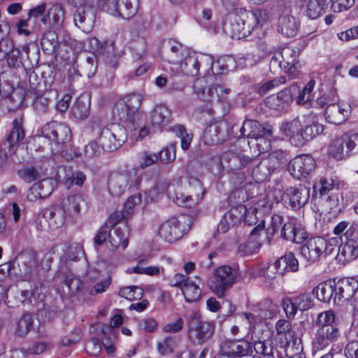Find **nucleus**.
Masks as SVG:
<instances>
[{
  "instance_id": "nucleus-1",
  "label": "nucleus",
  "mask_w": 358,
  "mask_h": 358,
  "mask_svg": "<svg viewBox=\"0 0 358 358\" xmlns=\"http://www.w3.org/2000/svg\"><path fill=\"white\" fill-rule=\"evenodd\" d=\"M204 194L200 180L193 177L176 178L167 185L169 197L177 205L186 208L198 205Z\"/></svg>"
},
{
  "instance_id": "nucleus-2",
  "label": "nucleus",
  "mask_w": 358,
  "mask_h": 358,
  "mask_svg": "<svg viewBox=\"0 0 358 358\" xmlns=\"http://www.w3.org/2000/svg\"><path fill=\"white\" fill-rule=\"evenodd\" d=\"M269 13L265 9L253 11L241 8L236 15L231 16L230 22L224 25V31L232 38H243L252 31L262 27L268 20Z\"/></svg>"
},
{
  "instance_id": "nucleus-3",
  "label": "nucleus",
  "mask_w": 358,
  "mask_h": 358,
  "mask_svg": "<svg viewBox=\"0 0 358 358\" xmlns=\"http://www.w3.org/2000/svg\"><path fill=\"white\" fill-rule=\"evenodd\" d=\"M280 130L289 138L292 145L301 147L321 134L324 127L315 122L308 123L305 117H297L282 122Z\"/></svg>"
},
{
  "instance_id": "nucleus-4",
  "label": "nucleus",
  "mask_w": 358,
  "mask_h": 358,
  "mask_svg": "<svg viewBox=\"0 0 358 358\" xmlns=\"http://www.w3.org/2000/svg\"><path fill=\"white\" fill-rule=\"evenodd\" d=\"M315 332L312 338V348L315 351L322 350L339 340L341 331L336 322L334 311L320 313L315 320Z\"/></svg>"
},
{
  "instance_id": "nucleus-5",
  "label": "nucleus",
  "mask_w": 358,
  "mask_h": 358,
  "mask_svg": "<svg viewBox=\"0 0 358 358\" xmlns=\"http://www.w3.org/2000/svg\"><path fill=\"white\" fill-rule=\"evenodd\" d=\"M28 20H38L50 29L61 27L64 22L66 11L64 6L59 3L52 4L47 7L45 3L32 8L28 12Z\"/></svg>"
},
{
  "instance_id": "nucleus-6",
  "label": "nucleus",
  "mask_w": 358,
  "mask_h": 358,
  "mask_svg": "<svg viewBox=\"0 0 358 358\" xmlns=\"http://www.w3.org/2000/svg\"><path fill=\"white\" fill-rule=\"evenodd\" d=\"M215 159L218 162L219 169H225L228 171L232 172L230 180L234 185H241L244 182L246 176L241 170L253 163L252 158L231 151L223 153L222 158Z\"/></svg>"
},
{
  "instance_id": "nucleus-7",
  "label": "nucleus",
  "mask_w": 358,
  "mask_h": 358,
  "mask_svg": "<svg viewBox=\"0 0 358 358\" xmlns=\"http://www.w3.org/2000/svg\"><path fill=\"white\" fill-rule=\"evenodd\" d=\"M237 270L234 267L228 265L220 266L213 272L208 282L209 289L218 298H223L237 282Z\"/></svg>"
},
{
  "instance_id": "nucleus-8",
  "label": "nucleus",
  "mask_w": 358,
  "mask_h": 358,
  "mask_svg": "<svg viewBox=\"0 0 358 358\" xmlns=\"http://www.w3.org/2000/svg\"><path fill=\"white\" fill-rule=\"evenodd\" d=\"M142 181L141 176L135 171H123L113 173L108 180L109 193L114 196H120L129 190L140 188Z\"/></svg>"
},
{
  "instance_id": "nucleus-9",
  "label": "nucleus",
  "mask_w": 358,
  "mask_h": 358,
  "mask_svg": "<svg viewBox=\"0 0 358 358\" xmlns=\"http://www.w3.org/2000/svg\"><path fill=\"white\" fill-rule=\"evenodd\" d=\"M278 312V306L270 299H265L251 308V312L239 314L242 321L248 325L250 332L253 333L255 327L264 320L273 317Z\"/></svg>"
},
{
  "instance_id": "nucleus-10",
  "label": "nucleus",
  "mask_w": 358,
  "mask_h": 358,
  "mask_svg": "<svg viewBox=\"0 0 358 358\" xmlns=\"http://www.w3.org/2000/svg\"><path fill=\"white\" fill-rule=\"evenodd\" d=\"M42 136L48 140L52 152H59L71 139L69 127L63 122L51 121L41 128Z\"/></svg>"
},
{
  "instance_id": "nucleus-11",
  "label": "nucleus",
  "mask_w": 358,
  "mask_h": 358,
  "mask_svg": "<svg viewBox=\"0 0 358 358\" xmlns=\"http://www.w3.org/2000/svg\"><path fill=\"white\" fill-rule=\"evenodd\" d=\"M215 324L213 322L203 321L200 316L193 313L188 321V337L194 345H201L208 341L213 336Z\"/></svg>"
},
{
  "instance_id": "nucleus-12",
  "label": "nucleus",
  "mask_w": 358,
  "mask_h": 358,
  "mask_svg": "<svg viewBox=\"0 0 358 358\" xmlns=\"http://www.w3.org/2000/svg\"><path fill=\"white\" fill-rule=\"evenodd\" d=\"M142 101L141 94L138 93L128 94L117 103L114 108V115L120 120L132 123L139 115Z\"/></svg>"
},
{
  "instance_id": "nucleus-13",
  "label": "nucleus",
  "mask_w": 358,
  "mask_h": 358,
  "mask_svg": "<svg viewBox=\"0 0 358 358\" xmlns=\"http://www.w3.org/2000/svg\"><path fill=\"white\" fill-rule=\"evenodd\" d=\"M127 140V132L123 126L112 123L101 129L99 141L102 149L112 151L120 148Z\"/></svg>"
},
{
  "instance_id": "nucleus-14",
  "label": "nucleus",
  "mask_w": 358,
  "mask_h": 358,
  "mask_svg": "<svg viewBox=\"0 0 358 358\" xmlns=\"http://www.w3.org/2000/svg\"><path fill=\"white\" fill-rule=\"evenodd\" d=\"M333 250L332 245L329 244L327 240L321 236L313 237L308 239L300 248L302 257L310 263L320 260L330 254Z\"/></svg>"
},
{
  "instance_id": "nucleus-15",
  "label": "nucleus",
  "mask_w": 358,
  "mask_h": 358,
  "mask_svg": "<svg viewBox=\"0 0 358 358\" xmlns=\"http://www.w3.org/2000/svg\"><path fill=\"white\" fill-rule=\"evenodd\" d=\"M185 217H172L164 222L158 230L159 236L168 243H173L180 239L185 233L189 230L186 227Z\"/></svg>"
},
{
  "instance_id": "nucleus-16",
  "label": "nucleus",
  "mask_w": 358,
  "mask_h": 358,
  "mask_svg": "<svg viewBox=\"0 0 358 358\" xmlns=\"http://www.w3.org/2000/svg\"><path fill=\"white\" fill-rule=\"evenodd\" d=\"M264 222H261L255 227L250 232V238L239 245L238 252L241 256H249L256 253L264 243L260 240L261 236L264 235L266 244H270V236L268 233L264 231Z\"/></svg>"
},
{
  "instance_id": "nucleus-17",
  "label": "nucleus",
  "mask_w": 358,
  "mask_h": 358,
  "mask_svg": "<svg viewBox=\"0 0 358 358\" xmlns=\"http://www.w3.org/2000/svg\"><path fill=\"white\" fill-rule=\"evenodd\" d=\"M206 64L212 66V57L208 55H201L190 51L182 61L177 64V69L186 76H194L199 73L200 67H206Z\"/></svg>"
},
{
  "instance_id": "nucleus-18",
  "label": "nucleus",
  "mask_w": 358,
  "mask_h": 358,
  "mask_svg": "<svg viewBox=\"0 0 358 358\" xmlns=\"http://www.w3.org/2000/svg\"><path fill=\"white\" fill-rule=\"evenodd\" d=\"M18 267L16 275L22 280L28 281L36 276L38 272V267L35 255L31 252H23L20 254L15 262Z\"/></svg>"
},
{
  "instance_id": "nucleus-19",
  "label": "nucleus",
  "mask_w": 358,
  "mask_h": 358,
  "mask_svg": "<svg viewBox=\"0 0 358 358\" xmlns=\"http://www.w3.org/2000/svg\"><path fill=\"white\" fill-rule=\"evenodd\" d=\"M29 47L28 45H24L21 48H9L7 53V62L10 66H15L20 64L25 68H31L37 64V58L38 57L36 53H33L31 56L29 55Z\"/></svg>"
},
{
  "instance_id": "nucleus-20",
  "label": "nucleus",
  "mask_w": 358,
  "mask_h": 358,
  "mask_svg": "<svg viewBox=\"0 0 358 358\" xmlns=\"http://www.w3.org/2000/svg\"><path fill=\"white\" fill-rule=\"evenodd\" d=\"M315 168V159L308 155L295 157L287 166L288 171L295 178L308 177Z\"/></svg>"
},
{
  "instance_id": "nucleus-21",
  "label": "nucleus",
  "mask_w": 358,
  "mask_h": 358,
  "mask_svg": "<svg viewBox=\"0 0 358 358\" xmlns=\"http://www.w3.org/2000/svg\"><path fill=\"white\" fill-rule=\"evenodd\" d=\"M280 235L285 240L297 244L303 243L308 238V233L303 225L294 217L288 218L284 222Z\"/></svg>"
},
{
  "instance_id": "nucleus-22",
  "label": "nucleus",
  "mask_w": 358,
  "mask_h": 358,
  "mask_svg": "<svg viewBox=\"0 0 358 358\" xmlns=\"http://www.w3.org/2000/svg\"><path fill=\"white\" fill-rule=\"evenodd\" d=\"M96 11L94 6H80L73 13V23L85 33H90L94 28Z\"/></svg>"
},
{
  "instance_id": "nucleus-23",
  "label": "nucleus",
  "mask_w": 358,
  "mask_h": 358,
  "mask_svg": "<svg viewBox=\"0 0 358 358\" xmlns=\"http://www.w3.org/2000/svg\"><path fill=\"white\" fill-rule=\"evenodd\" d=\"M63 299L81 298L85 293L83 280L74 274L66 275L64 284L58 290Z\"/></svg>"
},
{
  "instance_id": "nucleus-24",
  "label": "nucleus",
  "mask_w": 358,
  "mask_h": 358,
  "mask_svg": "<svg viewBox=\"0 0 358 358\" xmlns=\"http://www.w3.org/2000/svg\"><path fill=\"white\" fill-rule=\"evenodd\" d=\"M309 189L303 185L290 187L282 194V200L293 209L299 208L309 199Z\"/></svg>"
},
{
  "instance_id": "nucleus-25",
  "label": "nucleus",
  "mask_w": 358,
  "mask_h": 358,
  "mask_svg": "<svg viewBox=\"0 0 358 358\" xmlns=\"http://www.w3.org/2000/svg\"><path fill=\"white\" fill-rule=\"evenodd\" d=\"M334 303L350 300L358 289V280L354 278H343L335 282Z\"/></svg>"
},
{
  "instance_id": "nucleus-26",
  "label": "nucleus",
  "mask_w": 358,
  "mask_h": 358,
  "mask_svg": "<svg viewBox=\"0 0 358 358\" xmlns=\"http://www.w3.org/2000/svg\"><path fill=\"white\" fill-rule=\"evenodd\" d=\"M163 49L165 59L175 65L178 64L191 51L178 41L173 39L164 41Z\"/></svg>"
},
{
  "instance_id": "nucleus-27",
  "label": "nucleus",
  "mask_w": 358,
  "mask_h": 358,
  "mask_svg": "<svg viewBox=\"0 0 358 358\" xmlns=\"http://www.w3.org/2000/svg\"><path fill=\"white\" fill-rule=\"evenodd\" d=\"M129 230L126 223H122L110 231L109 239L106 243L107 248L112 252L124 250L128 246Z\"/></svg>"
},
{
  "instance_id": "nucleus-28",
  "label": "nucleus",
  "mask_w": 358,
  "mask_h": 358,
  "mask_svg": "<svg viewBox=\"0 0 358 358\" xmlns=\"http://www.w3.org/2000/svg\"><path fill=\"white\" fill-rule=\"evenodd\" d=\"M241 136H247L250 140L257 139L260 136H272V129L270 127H263L259 122L252 120L244 121L240 129Z\"/></svg>"
},
{
  "instance_id": "nucleus-29",
  "label": "nucleus",
  "mask_w": 358,
  "mask_h": 358,
  "mask_svg": "<svg viewBox=\"0 0 358 358\" xmlns=\"http://www.w3.org/2000/svg\"><path fill=\"white\" fill-rule=\"evenodd\" d=\"M62 255L59 258V268L61 271L68 270L71 262H76L82 255L83 248L76 243L62 246Z\"/></svg>"
},
{
  "instance_id": "nucleus-30",
  "label": "nucleus",
  "mask_w": 358,
  "mask_h": 358,
  "mask_svg": "<svg viewBox=\"0 0 358 358\" xmlns=\"http://www.w3.org/2000/svg\"><path fill=\"white\" fill-rule=\"evenodd\" d=\"M281 60L282 66L285 72L288 73L292 77L294 78L297 75V70L301 64L297 59V52L290 48H284L281 52L278 54Z\"/></svg>"
},
{
  "instance_id": "nucleus-31",
  "label": "nucleus",
  "mask_w": 358,
  "mask_h": 358,
  "mask_svg": "<svg viewBox=\"0 0 358 358\" xmlns=\"http://www.w3.org/2000/svg\"><path fill=\"white\" fill-rule=\"evenodd\" d=\"M43 217L48 222L52 229H57L63 227L66 221H70L64 210L59 204L52 206L43 212Z\"/></svg>"
},
{
  "instance_id": "nucleus-32",
  "label": "nucleus",
  "mask_w": 358,
  "mask_h": 358,
  "mask_svg": "<svg viewBox=\"0 0 358 358\" xmlns=\"http://www.w3.org/2000/svg\"><path fill=\"white\" fill-rule=\"evenodd\" d=\"M245 209L243 207L234 208L232 207L222 217L217 226V229L222 233L227 232L229 228L242 220V215Z\"/></svg>"
},
{
  "instance_id": "nucleus-33",
  "label": "nucleus",
  "mask_w": 358,
  "mask_h": 358,
  "mask_svg": "<svg viewBox=\"0 0 358 358\" xmlns=\"http://www.w3.org/2000/svg\"><path fill=\"white\" fill-rule=\"evenodd\" d=\"M256 185L252 182H247L243 186L236 188L229 196L231 203H234L237 206L239 204H243L250 198L255 196L256 193Z\"/></svg>"
},
{
  "instance_id": "nucleus-34",
  "label": "nucleus",
  "mask_w": 358,
  "mask_h": 358,
  "mask_svg": "<svg viewBox=\"0 0 358 358\" xmlns=\"http://www.w3.org/2000/svg\"><path fill=\"white\" fill-rule=\"evenodd\" d=\"M313 295L320 301L334 303L336 294L335 281L327 280L320 283L313 290Z\"/></svg>"
},
{
  "instance_id": "nucleus-35",
  "label": "nucleus",
  "mask_w": 358,
  "mask_h": 358,
  "mask_svg": "<svg viewBox=\"0 0 358 358\" xmlns=\"http://www.w3.org/2000/svg\"><path fill=\"white\" fill-rule=\"evenodd\" d=\"M83 201L80 194H73L64 199L59 204L64 210L69 220H73L80 214V204Z\"/></svg>"
},
{
  "instance_id": "nucleus-36",
  "label": "nucleus",
  "mask_w": 358,
  "mask_h": 358,
  "mask_svg": "<svg viewBox=\"0 0 358 358\" xmlns=\"http://www.w3.org/2000/svg\"><path fill=\"white\" fill-rule=\"evenodd\" d=\"M236 68L235 59L231 56H223L216 62L212 60V66L206 64V71H212L213 73L223 74Z\"/></svg>"
},
{
  "instance_id": "nucleus-37",
  "label": "nucleus",
  "mask_w": 358,
  "mask_h": 358,
  "mask_svg": "<svg viewBox=\"0 0 358 358\" xmlns=\"http://www.w3.org/2000/svg\"><path fill=\"white\" fill-rule=\"evenodd\" d=\"M348 114L347 109L338 103L329 105L324 112L326 120L331 124H339L343 122Z\"/></svg>"
},
{
  "instance_id": "nucleus-38",
  "label": "nucleus",
  "mask_w": 358,
  "mask_h": 358,
  "mask_svg": "<svg viewBox=\"0 0 358 358\" xmlns=\"http://www.w3.org/2000/svg\"><path fill=\"white\" fill-rule=\"evenodd\" d=\"M298 24L296 19L289 14H283L279 17L278 31L286 37H292L296 35Z\"/></svg>"
},
{
  "instance_id": "nucleus-39",
  "label": "nucleus",
  "mask_w": 358,
  "mask_h": 358,
  "mask_svg": "<svg viewBox=\"0 0 358 358\" xmlns=\"http://www.w3.org/2000/svg\"><path fill=\"white\" fill-rule=\"evenodd\" d=\"M171 120V111L165 105H157L151 113V121L154 126L162 128L166 126Z\"/></svg>"
},
{
  "instance_id": "nucleus-40",
  "label": "nucleus",
  "mask_w": 358,
  "mask_h": 358,
  "mask_svg": "<svg viewBox=\"0 0 358 358\" xmlns=\"http://www.w3.org/2000/svg\"><path fill=\"white\" fill-rule=\"evenodd\" d=\"M90 46L92 50L99 52L101 55H106L108 57L117 56V50L115 43L113 41L101 42L97 38H91L89 41Z\"/></svg>"
},
{
  "instance_id": "nucleus-41",
  "label": "nucleus",
  "mask_w": 358,
  "mask_h": 358,
  "mask_svg": "<svg viewBox=\"0 0 358 358\" xmlns=\"http://www.w3.org/2000/svg\"><path fill=\"white\" fill-rule=\"evenodd\" d=\"M203 138L206 145H217L224 140V133L219 124H212L206 129Z\"/></svg>"
},
{
  "instance_id": "nucleus-42",
  "label": "nucleus",
  "mask_w": 358,
  "mask_h": 358,
  "mask_svg": "<svg viewBox=\"0 0 358 358\" xmlns=\"http://www.w3.org/2000/svg\"><path fill=\"white\" fill-rule=\"evenodd\" d=\"M90 100L87 94L78 97L72 106V113L78 120L86 119L90 114Z\"/></svg>"
},
{
  "instance_id": "nucleus-43",
  "label": "nucleus",
  "mask_w": 358,
  "mask_h": 358,
  "mask_svg": "<svg viewBox=\"0 0 358 358\" xmlns=\"http://www.w3.org/2000/svg\"><path fill=\"white\" fill-rule=\"evenodd\" d=\"M249 343L244 341H231L226 342L223 346V351L224 353L230 356H240L244 357L248 355L249 352Z\"/></svg>"
},
{
  "instance_id": "nucleus-44",
  "label": "nucleus",
  "mask_w": 358,
  "mask_h": 358,
  "mask_svg": "<svg viewBox=\"0 0 358 358\" xmlns=\"http://www.w3.org/2000/svg\"><path fill=\"white\" fill-rule=\"evenodd\" d=\"M332 0H308L307 3V16L313 20L317 19L325 12Z\"/></svg>"
},
{
  "instance_id": "nucleus-45",
  "label": "nucleus",
  "mask_w": 358,
  "mask_h": 358,
  "mask_svg": "<svg viewBox=\"0 0 358 358\" xmlns=\"http://www.w3.org/2000/svg\"><path fill=\"white\" fill-rule=\"evenodd\" d=\"M329 153L336 160H341L350 155L343 136L334 140L329 145Z\"/></svg>"
},
{
  "instance_id": "nucleus-46",
  "label": "nucleus",
  "mask_w": 358,
  "mask_h": 358,
  "mask_svg": "<svg viewBox=\"0 0 358 358\" xmlns=\"http://www.w3.org/2000/svg\"><path fill=\"white\" fill-rule=\"evenodd\" d=\"M279 268V274L282 275L286 272H294L299 268V262L292 252L285 254L277 261Z\"/></svg>"
},
{
  "instance_id": "nucleus-47",
  "label": "nucleus",
  "mask_w": 358,
  "mask_h": 358,
  "mask_svg": "<svg viewBox=\"0 0 358 358\" xmlns=\"http://www.w3.org/2000/svg\"><path fill=\"white\" fill-rule=\"evenodd\" d=\"M274 170V165L270 164L269 159H263L252 171V177L257 182L264 181Z\"/></svg>"
},
{
  "instance_id": "nucleus-48",
  "label": "nucleus",
  "mask_w": 358,
  "mask_h": 358,
  "mask_svg": "<svg viewBox=\"0 0 358 358\" xmlns=\"http://www.w3.org/2000/svg\"><path fill=\"white\" fill-rule=\"evenodd\" d=\"M208 78L207 77L199 78L194 81L193 85L194 92L198 97L206 101L213 96V86H208Z\"/></svg>"
},
{
  "instance_id": "nucleus-49",
  "label": "nucleus",
  "mask_w": 358,
  "mask_h": 358,
  "mask_svg": "<svg viewBox=\"0 0 358 358\" xmlns=\"http://www.w3.org/2000/svg\"><path fill=\"white\" fill-rule=\"evenodd\" d=\"M138 0H120L118 17L125 20L132 17L138 10Z\"/></svg>"
},
{
  "instance_id": "nucleus-50",
  "label": "nucleus",
  "mask_w": 358,
  "mask_h": 358,
  "mask_svg": "<svg viewBox=\"0 0 358 358\" xmlns=\"http://www.w3.org/2000/svg\"><path fill=\"white\" fill-rule=\"evenodd\" d=\"M338 255L343 257L345 261H351L358 257V242L350 238L338 249Z\"/></svg>"
},
{
  "instance_id": "nucleus-51",
  "label": "nucleus",
  "mask_w": 358,
  "mask_h": 358,
  "mask_svg": "<svg viewBox=\"0 0 358 358\" xmlns=\"http://www.w3.org/2000/svg\"><path fill=\"white\" fill-rule=\"evenodd\" d=\"M184 297L187 302L196 301L199 299L201 294V289L199 287V284L195 281L187 280L186 284L183 285L181 289Z\"/></svg>"
},
{
  "instance_id": "nucleus-52",
  "label": "nucleus",
  "mask_w": 358,
  "mask_h": 358,
  "mask_svg": "<svg viewBox=\"0 0 358 358\" xmlns=\"http://www.w3.org/2000/svg\"><path fill=\"white\" fill-rule=\"evenodd\" d=\"M17 302L20 303H32L33 300L38 302L43 300L44 295L41 292V288L36 287L31 292L27 290L17 292Z\"/></svg>"
},
{
  "instance_id": "nucleus-53",
  "label": "nucleus",
  "mask_w": 358,
  "mask_h": 358,
  "mask_svg": "<svg viewBox=\"0 0 358 358\" xmlns=\"http://www.w3.org/2000/svg\"><path fill=\"white\" fill-rule=\"evenodd\" d=\"M24 136V131L22 128V117H19L15 118L13 122V128L8 136V141L10 146H13L18 141L22 140Z\"/></svg>"
},
{
  "instance_id": "nucleus-54",
  "label": "nucleus",
  "mask_w": 358,
  "mask_h": 358,
  "mask_svg": "<svg viewBox=\"0 0 358 358\" xmlns=\"http://www.w3.org/2000/svg\"><path fill=\"white\" fill-rule=\"evenodd\" d=\"M41 46L44 51L57 53L59 44L57 33L54 31H47L42 37Z\"/></svg>"
},
{
  "instance_id": "nucleus-55",
  "label": "nucleus",
  "mask_w": 358,
  "mask_h": 358,
  "mask_svg": "<svg viewBox=\"0 0 358 358\" xmlns=\"http://www.w3.org/2000/svg\"><path fill=\"white\" fill-rule=\"evenodd\" d=\"M261 206V201H259L255 204L254 206L248 207L244 204H239L237 206H234V208H239L240 207H243L245 210L243 215H242V220L248 223L249 225H252L253 224H256L258 220L257 214L260 213V210H259V207Z\"/></svg>"
},
{
  "instance_id": "nucleus-56",
  "label": "nucleus",
  "mask_w": 358,
  "mask_h": 358,
  "mask_svg": "<svg viewBox=\"0 0 358 358\" xmlns=\"http://www.w3.org/2000/svg\"><path fill=\"white\" fill-rule=\"evenodd\" d=\"M177 346V339L174 336H166L157 342V349L161 355L171 354Z\"/></svg>"
},
{
  "instance_id": "nucleus-57",
  "label": "nucleus",
  "mask_w": 358,
  "mask_h": 358,
  "mask_svg": "<svg viewBox=\"0 0 358 358\" xmlns=\"http://www.w3.org/2000/svg\"><path fill=\"white\" fill-rule=\"evenodd\" d=\"M172 130L176 136L180 139L181 148L184 150H188L192 141V134L188 133L184 126L181 124L174 126Z\"/></svg>"
},
{
  "instance_id": "nucleus-58",
  "label": "nucleus",
  "mask_w": 358,
  "mask_h": 358,
  "mask_svg": "<svg viewBox=\"0 0 358 358\" xmlns=\"http://www.w3.org/2000/svg\"><path fill=\"white\" fill-rule=\"evenodd\" d=\"M303 353V345L301 338L295 336L286 341L285 355L287 357H292Z\"/></svg>"
},
{
  "instance_id": "nucleus-59",
  "label": "nucleus",
  "mask_w": 358,
  "mask_h": 358,
  "mask_svg": "<svg viewBox=\"0 0 358 358\" xmlns=\"http://www.w3.org/2000/svg\"><path fill=\"white\" fill-rule=\"evenodd\" d=\"M119 295L129 301L141 299L143 295V290L138 286H127L121 288Z\"/></svg>"
},
{
  "instance_id": "nucleus-60",
  "label": "nucleus",
  "mask_w": 358,
  "mask_h": 358,
  "mask_svg": "<svg viewBox=\"0 0 358 358\" xmlns=\"http://www.w3.org/2000/svg\"><path fill=\"white\" fill-rule=\"evenodd\" d=\"M212 17V10L209 8H204L199 20V24L206 29L207 31L214 34L217 32V26L215 22L211 21Z\"/></svg>"
},
{
  "instance_id": "nucleus-61",
  "label": "nucleus",
  "mask_w": 358,
  "mask_h": 358,
  "mask_svg": "<svg viewBox=\"0 0 358 358\" xmlns=\"http://www.w3.org/2000/svg\"><path fill=\"white\" fill-rule=\"evenodd\" d=\"M275 330L277 334L284 337L286 341L296 336L291 323L286 320H279L275 324Z\"/></svg>"
},
{
  "instance_id": "nucleus-62",
  "label": "nucleus",
  "mask_w": 358,
  "mask_h": 358,
  "mask_svg": "<svg viewBox=\"0 0 358 358\" xmlns=\"http://www.w3.org/2000/svg\"><path fill=\"white\" fill-rule=\"evenodd\" d=\"M349 222L342 221L339 222L334 229V234L340 236L344 233L347 238H354L355 232L358 229V224H352L348 229Z\"/></svg>"
},
{
  "instance_id": "nucleus-63",
  "label": "nucleus",
  "mask_w": 358,
  "mask_h": 358,
  "mask_svg": "<svg viewBox=\"0 0 358 358\" xmlns=\"http://www.w3.org/2000/svg\"><path fill=\"white\" fill-rule=\"evenodd\" d=\"M315 80H310L305 87L299 92L296 98V103L299 105H304L306 107L310 106L309 101H311V92L315 87Z\"/></svg>"
},
{
  "instance_id": "nucleus-64",
  "label": "nucleus",
  "mask_w": 358,
  "mask_h": 358,
  "mask_svg": "<svg viewBox=\"0 0 358 358\" xmlns=\"http://www.w3.org/2000/svg\"><path fill=\"white\" fill-rule=\"evenodd\" d=\"M65 185L69 189L73 185L82 186L86 180L85 175L80 171L68 173H66L65 176Z\"/></svg>"
}]
</instances>
